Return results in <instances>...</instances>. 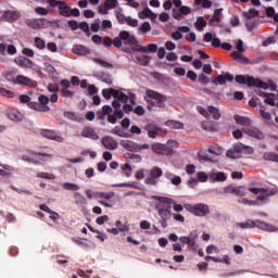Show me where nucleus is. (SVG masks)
<instances>
[{"instance_id":"f257e3e1","label":"nucleus","mask_w":278,"mask_h":278,"mask_svg":"<svg viewBox=\"0 0 278 278\" xmlns=\"http://www.w3.org/2000/svg\"><path fill=\"white\" fill-rule=\"evenodd\" d=\"M144 101H147L148 110H153V106L155 108H166V96L153 90V89H147L146 90V97Z\"/></svg>"},{"instance_id":"f03ea898","label":"nucleus","mask_w":278,"mask_h":278,"mask_svg":"<svg viewBox=\"0 0 278 278\" xmlns=\"http://www.w3.org/2000/svg\"><path fill=\"white\" fill-rule=\"evenodd\" d=\"M249 192H252V194H258L256 198L257 204L262 205L264 203H268V197H275L277 194L278 190L277 188L271 189H264V188H249Z\"/></svg>"},{"instance_id":"7ed1b4c3","label":"nucleus","mask_w":278,"mask_h":278,"mask_svg":"<svg viewBox=\"0 0 278 278\" xmlns=\"http://www.w3.org/2000/svg\"><path fill=\"white\" fill-rule=\"evenodd\" d=\"M185 210L189 212L190 214H193V216H207L210 214V205L205 203H198V204H185Z\"/></svg>"},{"instance_id":"20e7f679","label":"nucleus","mask_w":278,"mask_h":278,"mask_svg":"<svg viewBox=\"0 0 278 278\" xmlns=\"http://www.w3.org/2000/svg\"><path fill=\"white\" fill-rule=\"evenodd\" d=\"M50 8H59V14L65 18H71V7L65 1L47 0Z\"/></svg>"},{"instance_id":"39448f33","label":"nucleus","mask_w":278,"mask_h":278,"mask_svg":"<svg viewBox=\"0 0 278 278\" xmlns=\"http://www.w3.org/2000/svg\"><path fill=\"white\" fill-rule=\"evenodd\" d=\"M150 149L153 153H156V155H173V147H170V143L164 144L155 142L150 146Z\"/></svg>"},{"instance_id":"423d86ee","label":"nucleus","mask_w":278,"mask_h":278,"mask_svg":"<svg viewBox=\"0 0 278 278\" xmlns=\"http://www.w3.org/2000/svg\"><path fill=\"white\" fill-rule=\"evenodd\" d=\"M115 17L119 25H128L129 27H138V20L126 16L121 12V9L115 11Z\"/></svg>"},{"instance_id":"0eeeda50","label":"nucleus","mask_w":278,"mask_h":278,"mask_svg":"<svg viewBox=\"0 0 278 278\" xmlns=\"http://www.w3.org/2000/svg\"><path fill=\"white\" fill-rule=\"evenodd\" d=\"M162 175H164L162 168L154 166L150 169L149 177L144 179V184H147V186H155Z\"/></svg>"},{"instance_id":"6e6552de","label":"nucleus","mask_w":278,"mask_h":278,"mask_svg":"<svg viewBox=\"0 0 278 278\" xmlns=\"http://www.w3.org/2000/svg\"><path fill=\"white\" fill-rule=\"evenodd\" d=\"M39 135L42 138H47V140H54V142H64V137L60 136V134H58V130L55 129L41 128L39 129Z\"/></svg>"},{"instance_id":"1a4fd4ad","label":"nucleus","mask_w":278,"mask_h":278,"mask_svg":"<svg viewBox=\"0 0 278 278\" xmlns=\"http://www.w3.org/2000/svg\"><path fill=\"white\" fill-rule=\"evenodd\" d=\"M25 24L30 29H45V27H48L49 21H47V18H31L26 20Z\"/></svg>"},{"instance_id":"9d476101","label":"nucleus","mask_w":278,"mask_h":278,"mask_svg":"<svg viewBox=\"0 0 278 278\" xmlns=\"http://www.w3.org/2000/svg\"><path fill=\"white\" fill-rule=\"evenodd\" d=\"M144 130L148 131V136L150 138H152V140H155V138H157V136H162V127L157 126V124L153 123V122H149L146 126H144Z\"/></svg>"},{"instance_id":"9b49d317","label":"nucleus","mask_w":278,"mask_h":278,"mask_svg":"<svg viewBox=\"0 0 278 278\" xmlns=\"http://www.w3.org/2000/svg\"><path fill=\"white\" fill-rule=\"evenodd\" d=\"M15 85L27 86L28 88H36L38 86V83L29 77L24 76V75H17Z\"/></svg>"},{"instance_id":"f8f14e48","label":"nucleus","mask_w":278,"mask_h":278,"mask_svg":"<svg viewBox=\"0 0 278 278\" xmlns=\"http://www.w3.org/2000/svg\"><path fill=\"white\" fill-rule=\"evenodd\" d=\"M116 195V193L114 191H110V192H98V203H100V205H103L104 207H112V204L105 202V201H110V199H114V197Z\"/></svg>"},{"instance_id":"ddd939ff","label":"nucleus","mask_w":278,"mask_h":278,"mask_svg":"<svg viewBox=\"0 0 278 278\" xmlns=\"http://www.w3.org/2000/svg\"><path fill=\"white\" fill-rule=\"evenodd\" d=\"M248 88H261L262 90H268V84L264 80L255 79L253 76H248Z\"/></svg>"},{"instance_id":"4468645a","label":"nucleus","mask_w":278,"mask_h":278,"mask_svg":"<svg viewBox=\"0 0 278 278\" xmlns=\"http://www.w3.org/2000/svg\"><path fill=\"white\" fill-rule=\"evenodd\" d=\"M101 142L104 149H109L110 151H116V149H118V141L113 137L105 136L102 138Z\"/></svg>"},{"instance_id":"2eb2a0df","label":"nucleus","mask_w":278,"mask_h":278,"mask_svg":"<svg viewBox=\"0 0 278 278\" xmlns=\"http://www.w3.org/2000/svg\"><path fill=\"white\" fill-rule=\"evenodd\" d=\"M2 18L7 23H14L21 18V13L18 11H14V10H8V11L3 12Z\"/></svg>"},{"instance_id":"dca6fc26","label":"nucleus","mask_w":278,"mask_h":278,"mask_svg":"<svg viewBox=\"0 0 278 278\" xmlns=\"http://www.w3.org/2000/svg\"><path fill=\"white\" fill-rule=\"evenodd\" d=\"M197 238H199V235H197V231L191 232L189 237L182 236L179 238L180 242L182 244H188L190 249H194L197 244Z\"/></svg>"},{"instance_id":"f3484780","label":"nucleus","mask_w":278,"mask_h":278,"mask_svg":"<svg viewBox=\"0 0 278 278\" xmlns=\"http://www.w3.org/2000/svg\"><path fill=\"white\" fill-rule=\"evenodd\" d=\"M227 81H233V75L230 74L229 72H226L223 75H218L217 77L214 78L213 84L215 86H225Z\"/></svg>"},{"instance_id":"a211bd4d","label":"nucleus","mask_w":278,"mask_h":278,"mask_svg":"<svg viewBox=\"0 0 278 278\" xmlns=\"http://www.w3.org/2000/svg\"><path fill=\"white\" fill-rule=\"evenodd\" d=\"M243 134L247 136H251L252 138H256L257 140H264V134L257 129V127L248 126V128L243 129Z\"/></svg>"},{"instance_id":"6ab92c4d","label":"nucleus","mask_w":278,"mask_h":278,"mask_svg":"<svg viewBox=\"0 0 278 278\" xmlns=\"http://www.w3.org/2000/svg\"><path fill=\"white\" fill-rule=\"evenodd\" d=\"M121 147H123V149H126V151L140 153V144H138L131 140H122Z\"/></svg>"},{"instance_id":"aec40b11","label":"nucleus","mask_w":278,"mask_h":278,"mask_svg":"<svg viewBox=\"0 0 278 278\" xmlns=\"http://www.w3.org/2000/svg\"><path fill=\"white\" fill-rule=\"evenodd\" d=\"M80 136L83 138H89L90 140H99V135L97 134V130L90 126H86L83 128Z\"/></svg>"},{"instance_id":"412c9836","label":"nucleus","mask_w":278,"mask_h":278,"mask_svg":"<svg viewBox=\"0 0 278 278\" xmlns=\"http://www.w3.org/2000/svg\"><path fill=\"white\" fill-rule=\"evenodd\" d=\"M255 227L257 229H262V231H269V232H275L278 231V228L275 225L262 222L260 219L254 220Z\"/></svg>"},{"instance_id":"4be33fe9","label":"nucleus","mask_w":278,"mask_h":278,"mask_svg":"<svg viewBox=\"0 0 278 278\" xmlns=\"http://www.w3.org/2000/svg\"><path fill=\"white\" fill-rule=\"evenodd\" d=\"M128 45L131 47L132 51L137 53H147V47L139 45L136 37L130 38Z\"/></svg>"},{"instance_id":"5701e85b","label":"nucleus","mask_w":278,"mask_h":278,"mask_svg":"<svg viewBox=\"0 0 278 278\" xmlns=\"http://www.w3.org/2000/svg\"><path fill=\"white\" fill-rule=\"evenodd\" d=\"M136 64H139V66H149L151 63V56L147 54H136L135 60Z\"/></svg>"},{"instance_id":"b1692460","label":"nucleus","mask_w":278,"mask_h":278,"mask_svg":"<svg viewBox=\"0 0 278 278\" xmlns=\"http://www.w3.org/2000/svg\"><path fill=\"white\" fill-rule=\"evenodd\" d=\"M28 108L30 110H35V112H51V108H49V105H41L40 102H29L28 103Z\"/></svg>"},{"instance_id":"393cba45","label":"nucleus","mask_w":278,"mask_h":278,"mask_svg":"<svg viewBox=\"0 0 278 278\" xmlns=\"http://www.w3.org/2000/svg\"><path fill=\"white\" fill-rule=\"evenodd\" d=\"M17 66H22L23 68H31L34 66V62L25 56H18L15 59Z\"/></svg>"},{"instance_id":"a878e982","label":"nucleus","mask_w":278,"mask_h":278,"mask_svg":"<svg viewBox=\"0 0 278 278\" xmlns=\"http://www.w3.org/2000/svg\"><path fill=\"white\" fill-rule=\"evenodd\" d=\"M125 116V113L123 110L117 109L113 112L112 115L108 116V121L111 123V125H116L117 118H123Z\"/></svg>"},{"instance_id":"bb28decb","label":"nucleus","mask_w":278,"mask_h":278,"mask_svg":"<svg viewBox=\"0 0 278 278\" xmlns=\"http://www.w3.org/2000/svg\"><path fill=\"white\" fill-rule=\"evenodd\" d=\"M233 119L237 123V125H241V127H247V128H249L251 123H252L251 118L244 117V116H241V115H235Z\"/></svg>"},{"instance_id":"cd10ccee","label":"nucleus","mask_w":278,"mask_h":278,"mask_svg":"<svg viewBox=\"0 0 278 278\" xmlns=\"http://www.w3.org/2000/svg\"><path fill=\"white\" fill-rule=\"evenodd\" d=\"M231 58L235 60V62H239V64H250L251 62L247 56L242 55V53L238 51H233L231 53Z\"/></svg>"},{"instance_id":"c85d7f7f","label":"nucleus","mask_w":278,"mask_h":278,"mask_svg":"<svg viewBox=\"0 0 278 278\" xmlns=\"http://www.w3.org/2000/svg\"><path fill=\"white\" fill-rule=\"evenodd\" d=\"M72 51L75 55H90V49L85 46H74Z\"/></svg>"},{"instance_id":"c756f323","label":"nucleus","mask_w":278,"mask_h":278,"mask_svg":"<svg viewBox=\"0 0 278 278\" xmlns=\"http://www.w3.org/2000/svg\"><path fill=\"white\" fill-rule=\"evenodd\" d=\"M165 177H166V179H168V181H170V184L173 186H180L181 185V177L180 176H177V175H175L170 172H167L165 174Z\"/></svg>"},{"instance_id":"7c9ffc66","label":"nucleus","mask_w":278,"mask_h":278,"mask_svg":"<svg viewBox=\"0 0 278 278\" xmlns=\"http://www.w3.org/2000/svg\"><path fill=\"white\" fill-rule=\"evenodd\" d=\"M117 96H118V90L114 88L102 89V97L106 100L112 99V97L115 99V97Z\"/></svg>"},{"instance_id":"2f4dec72","label":"nucleus","mask_w":278,"mask_h":278,"mask_svg":"<svg viewBox=\"0 0 278 278\" xmlns=\"http://www.w3.org/2000/svg\"><path fill=\"white\" fill-rule=\"evenodd\" d=\"M194 27H195V29H198V31H203V29H205V27H207V21H205V18L203 16H200L197 18V21L194 23Z\"/></svg>"},{"instance_id":"473e14b6","label":"nucleus","mask_w":278,"mask_h":278,"mask_svg":"<svg viewBox=\"0 0 278 278\" xmlns=\"http://www.w3.org/2000/svg\"><path fill=\"white\" fill-rule=\"evenodd\" d=\"M231 192L232 194H236V197H247V194H249V189L245 187H235Z\"/></svg>"},{"instance_id":"72a5a7b5","label":"nucleus","mask_w":278,"mask_h":278,"mask_svg":"<svg viewBox=\"0 0 278 278\" xmlns=\"http://www.w3.org/2000/svg\"><path fill=\"white\" fill-rule=\"evenodd\" d=\"M166 127H169V129H184V123L179 121H173L169 119L165 123Z\"/></svg>"},{"instance_id":"f704fd0d","label":"nucleus","mask_w":278,"mask_h":278,"mask_svg":"<svg viewBox=\"0 0 278 278\" xmlns=\"http://www.w3.org/2000/svg\"><path fill=\"white\" fill-rule=\"evenodd\" d=\"M2 76L4 79H7V81L16 85V73H14V71H7L2 74Z\"/></svg>"},{"instance_id":"c9c22d12","label":"nucleus","mask_w":278,"mask_h":278,"mask_svg":"<svg viewBox=\"0 0 278 278\" xmlns=\"http://www.w3.org/2000/svg\"><path fill=\"white\" fill-rule=\"evenodd\" d=\"M237 227H241V229H255V220L248 219L247 222L237 223Z\"/></svg>"},{"instance_id":"e433bc0d","label":"nucleus","mask_w":278,"mask_h":278,"mask_svg":"<svg viewBox=\"0 0 278 278\" xmlns=\"http://www.w3.org/2000/svg\"><path fill=\"white\" fill-rule=\"evenodd\" d=\"M208 114L210 118H213L214 121L220 119V111L216 109V106H208Z\"/></svg>"},{"instance_id":"4c0bfd02","label":"nucleus","mask_w":278,"mask_h":278,"mask_svg":"<svg viewBox=\"0 0 278 278\" xmlns=\"http://www.w3.org/2000/svg\"><path fill=\"white\" fill-rule=\"evenodd\" d=\"M136 36L129 34V31L127 30H122L118 35L119 40H124L125 45H129V40H131V38H135Z\"/></svg>"},{"instance_id":"58836bf2","label":"nucleus","mask_w":278,"mask_h":278,"mask_svg":"<svg viewBox=\"0 0 278 278\" xmlns=\"http://www.w3.org/2000/svg\"><path fill=\"white\" fill-rule=\"evenodd\" d=\"M8 116L10 121H13L14 123H21V121H23V114L20 112L11 111L9 112Z\"/></svg>"},{"instance_id":"ea45409f","label":"nucleus","mask_w":278,"mask_h":278,"mask_svg":"<svg viewBox=\"0 0 278 278\" xmlns=\"http://www.w3.org/2000/svg\"><path fill=\"white\" fill-rule=\"evenodd\" d=\"M263 159L266 160V162H276L278 164V154L275 152H265Z\"/></svg>"},{"instance_id":"a19ab883","label":"nucleus","mask_w":278,"mask_h":278,"mask_svg":"<svg viewBox=\"0 0 278 278\" xmlns=\"http://www.w3.org/2000/svg\"><path fill=\"white\" fill-rule=\"evenodd\" d=\"M62 188H63L64 190H71L72 192H77V190H80L79 185L74 184V182H64V184L62 185Z\"/></svg>"},{"instance_id":"79ce46f5","label":"nucleus","mask_w":278,"mask_h":278,"mask_svg":"<svg viewBox=\"0 0 278 278\" xmlns=\"http://www.w3.org/2000/svg\"><path fill=\"white\" fill-rule=\"evenodd\" d=\"M159 216L161 217V220H168V218H170V207L160 208Z\"/></svg>"},{"instance_id":"37998d69","label":"nucleus","mask_w":278,"mask_h":278,"mask_svg":"<svg viewBox=\"0 0 278 278\" xmlns=\"http://www.w3.org/2000/svg\"><path fill=\"white\" fill-rule=\"evenodd\" d=\"M260 114H261L262 118H264V121H273V114H270V112L266 111V106H264V105L260 106Z\"/></svg>"},{"instance_id":"c03bdc74","label":"nucleus","mask_w":278,"mask_h":278,"mask_svg":"<svg viewBox=\"0 0 278 278\" xmlns=\"http://www.w3.org/2000/svg\"><path fill=\"white\" fill-rule=\"evenodd\" d=\"M114 188H135V189H138V182H136V181L121 182V184L114 185Z\"/></svg>"},{"instance_id":"a18cd8bd","label":"nucleus","mask_w":278,"mask_h":278,"mask_svg":"<svg viewBox=\"0 0 278 278\" xmlns=\"http://www.w3.org/2000/svg\"><path fill=\"white\" fill-rule=\"evenodd\" d=\"M258 14L260 12H257V10L255 9H250L248 12H243L245 21H251L252 18H255V16H257Z\"/></svg>"},{"instance_id":"49530a36","label":"nucleus","mask_w":278,"mask_h":278,"mask_svg":"<svg viewBox=\"0 0 278 278\" xmlns=\"http://www.w3.org/2000/svg\"><path fill=\"white\" fill-rule=\"evenodd\" d=\"M142 15L144 16V18H150V21H155V18H157V14H155L153 11H151V9L146 8L142 12Z\"/></svg>"},{"instance_id":"de8ad7c7","label":"nucleus","mask_w":278,"mask_h":278,"mask_svg":"<svg viewBox=\"0 0 278 278\" xmlns=\"http://www.w3.org/2000/svg\"><path fill=\"white\" fill-rule=\"evenodd\" d=\"M211 179H214V181H226L227 176L223 172H218L211 175Z\"/></svg>"},{"instance_id":"09e8293b","label":"nucleus","mask_w":278,"mask_h":278,"mask_svg":"<svg viewBox=\"0 0 278 278\" xmlns=\"http://www.w3.org/2000/svg\"><path fill=\"white\" fill-rule=\"evenodd\" d=\"M265 103L275 108V105H277V103H275V93H267L265 97Z\"/></svg>"},{"instance_id":"8fccbe9b","label":"nucleus","mask_w":278,"mask_h":278,"mask_svg":"<svg viewBox=\"0 0 278 278\" xmlns=\"http://www.w3.org/2000/svg\"><path fill=\"white\" fill-rule=\"evenodd\" d=\"M0 94L1 97H7L8 99H14V91L5 88H0Z\"/></svg>"},{"instance_id":"3c124183","label":"nucleus","mask_w":278,"mask_h":278,"mask_svg":"<svg viewBox=\"0 0 278 278\" xmlns=\"http://www.w3.org/2000/svg\"><path fill=\"white\" fill-rule=\"evenodd\" d=\"M90 29H91V31L97 34L99 31V29H101V20L96 18L93 21V23L91 24Z\"/></svg>"},{"instance_id":"603ef678","label":"nucleus","mask_w":278,"mask_h":278,"mask_svg":"<svg viewBox=\"0 0 278 278\" xmlns=\"http://www.w3.org/2000/svg\"><path fill=\"white\" fill-rule=\"evenodd\" d=\"M115 99H118V101H121L122 103H127V101H129V96H127L123 91L117 90V96L115 97Z\"/></svg>"},{"instance_id":"864d4df0","label":"nucleus","mask_w":278,"mask_h":278,"mask_svg":"<svg viewBox=\"0 0 278 278\" xmlns=\"http://www.w3.org/2000/svg\"><path fill=\"white\" fill-rule=\"evenodd\" d=\"M104 4L108 10H114V8H118V0H105Z\"/></svg>"},{"instance_id":"5fc2aeb1","label":"nucleus","mask_w":278,"mask_h":278,"mask_svg":"<svg viewBox=\"0 0 278 278\" xmlns=\"http://www.w3.org/2000/svg\"><path fill=\"white\" fill-rule=\"evenodd\" d=\"M235 81H237V84H241V85L247 84V86H249V77L244 75H237L235 77Z\"/></svg>"},{"instance_id":"6e6d98bb","label":"nucleus","mask_w":278,"mask_h":278,"mask_svg":"<svg viewBox=\"0 0 278 278\" xmlns=\"http://www.w3.org/2000/svg\"><path fill=\"white\" fill-rule=\"evenodd\" d=\"M195 5H201L202 8L208 9L212 8V1L211 0H194Z\"/></svg>"},{"instance_id":"4d7b16f0","label":"nucleus","mask_w":278,"mask_h":278,"mask_svg":"<svg viewBox=\"0 0 278 278\" xmlns=\"http://www.w3.org/2000/svg\"><path fill=\"white\" fill-rule=\"evenodd\" d=\"M226 155H227V157H230V160H238V159H240V154L236 150H233V148L229 149L226 152Z\"/></svg>"},{"instance_id":"13d9d810","label":"nucleus","mask_w":278,"mask_h":278,"mask_svg":"<svg viewBox=\"0 0 278 278\" xmlns=\"http://www.w3.org/2000/svg\"><path fill=\"white\" fill-rule=\"evenodd\" d=\"M60 92H61V96L64 97L65 99H73V97H75V92L68 89H61Z\"/></svg>"},{"instance_id":"bf43d9fd","label":"nucleus","mask_w":278,"mask_h":278,"mask_svg":"<svg viewBox=\"0 0 278 278\" xmlns=\"http://www.w3.org/2000/svg\"><path fill=\"white\" fill-rule=\"evenodd\" d=\"M155 199L156 201H160V203H166L167 205H173V203H175V200L166 197L157 195Z\"/></svg>"},{"instance_id":"052dcab7","label":"nucleus","mask_w":278,"mask_h":278,"mask_svg":"<svg viewBox=\"0 0 278 278\" xmlns=\"http://www.w3.org/2000/svg\"><path fill=\"white\" fill-rule=\"evenodd\" d=\"M150 30H151V24L149 22H143L139 27V31H142V34H149Z\"/></svg>"},{"instance_id":"680f3d73","label":"nucleus","mask_w":278,"mask_h":278,"mask_svg":"<svg viewBox=\"0 0 278 278\" xmlns=\"http://www.w3.org/2000/svg\"><path fill=\"white\" fill-rule=\"evenodd\" d=\"M233 150L237 151V153L240 155V153H242V151H247V149H249V147L242 144V143H236L233 147H232Z\"/></svg>"},{"instance_id":"e2e57ef3","label":"nucleus","mask_w":278,"mask_h":278,"mask_svg":"<svg viewBox=\"0 0 278 278\" xmlns=\"http://www.w3.org/2000/svg\"><path fill=\"white\" fill-rule=\"evenodd\" d=\"M220 12H223V9H216L214 11V14H213L211 21L216 22V23H220Z\"/></svg>"},{"instance_id":"0e129e2a","label":"nucleus","mask_w":278,"mask_h":278,"mask_svg":"<svg viewBox=\"0 0 278 278\" xmlns=\"http://www.w3.org/2000/svg\"><path fill=\"white\" fill-rule=\"evenodd\" d=\"M35 45H36L37 49H45V47H47L45 40L40 37L35 38Z\"/></svg>"},{"instance_id":"69168bd1","label":"nucleus","mask_w":278,"mask_h":278,"mask_svg":"<svg viewBox=\"0 0 278 278\" xmlns=\"http://www.w3.org/2000/svg\"><path fill=\"white\" fill-rule=\"evenodd\" d=\"M78 28L81 29L85 34H90V26L86 22H80Z\"/></svg>"},{"instance_id":"338daca9","label":"nucleus","mask_w":278,"mask_h":278,"mask_svg":"<svg viewBox=\"0 0 278 278\" xmlns=\"http://www.w3.org/2000/svg\"><path fill=\"white\" fill-rule=\"evenodd\" d=\"M35 12L39 14V16H47V14H49V10L42 7L35 8Z\"/></svg>"},{"instance_id":"774afa93","label":"nucleus","mask_w":278,"mask_h":278,"mask_svg":"<svg viewBox=\"0 0 278 278\" xmlns=\"http://www.w3.org/2000/svg\"><path fill=\"white\" fill-rule=\"evenodd\" d=\"M38 101L41 105H49V97L45 96V94H40L38 97Z\"/></svg>"}]
</instances>
